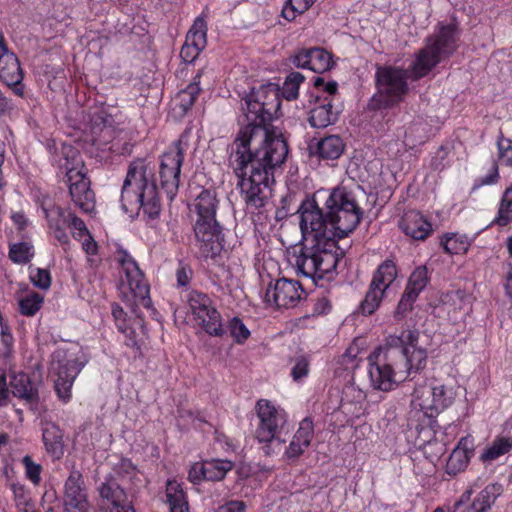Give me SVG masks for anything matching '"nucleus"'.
Masks as SVG:
<instances>
[{
    "label": "nucleus",
    "instance_id": "nucleus-1",
    "mask_svg": "<svg viewBox=\"0 0 512 512\" xmlns=\"http://www.w3.org/2000/svg\"><path fill=\"white\" fill-rule=\"evenodd\" d=\"M245 105L247 125L228 147V161L247 208L259 210L268 204L275 173L289 152L282 134L268 127L281 105L277 85L253 89Z\"/></svg>",
    "mask_w": 512,
    "mask_h": 512
},
{
    "label": "nucleus",
    "instance_id": "nucleus-2",
    "mask_svg": "<svg viewBox=\"0 0 512 512\" xmlns=\"http://www.w3.org/2000/svg\"><path fill=\"white\" fill-rule=\"evenodd\" d=\"M297 213L303 243L294 251L297 271L308 278L330 279L345 255L338 240L347 237L359 225L363 211L354 194L345 187L333 188L324 209L315 198H305Z\"/></svg>",
    "mask_w": 512,
    "mask_h": 512
},
{
    "label": "nucleus",
    "instance_id": "nucleus-3",
    "mask_svg": "<svg viewBox=\"0 0 512 512\" xmlns=\"http://www.w3.org/2000/svg\"><path fill=\"white\" fill-rule=\"evenodd\" d=\"M461 30L457 22H439L425 45L415 54L408 69L395 65H376V92L367 103L369 111L392 109L402 103L410 91L408 80L418 81L439 63L451 57L459 47Z\"/></svg>",
    "mask_w": 512,
    "mask_h": 512
},
{
    "label": "nucleus",
    "instance_id": "nucleus-4",
    "mask_svg": "<svg viewBox=\"0 0 512 512\" xmlns=\"http://www.w3.org/2000/svg\"><path fill=\"white\" fill-rule=\"evenodd\" d=\"M419 335L411 329L389 335L383 345L369 354L368 374L374 389L391 391L426 368L428 353L419 345Z\"/></svg>",
    "mask_w": 512,
    "mask_h": 512
},
{
    "label": "nucleus",
    "instance_id": "nucleus-5",
    "mask_svg": "<svg viewBox=\"0 0 512 512\" xmlns=\"http://www.w3.org/2000/svg\"><path fill=\"white\" fill-rule=\"evenodd\" d=\"M120 203L123 212L131 218L141 211L147 220L159 218L162 205L154 164L144 159L130 163L121 188Z\"/></svg>",
    "mask_w": 512,
    "mask_h": 512
},
{
    "label": "nucleus",
    "instance_id": "nucleus-6",
    "mask_svg": "<svg viewBox=\"0 0 512 512\" xmlns=\"http://www.w3.org/2000/svg\"><path fill=\"white\" fill-rule=\"evenodd\" d=\"M259 419L255 431L258 442L263 443L262 451L266 456L278 454L286 439L282 437L287 425V414L283 409L276 408L270 401L261 399L256 404Z\"/></svg>",
    "mask_w": 512,
    "mask_h": 512
},
{
    "label": "nucleus",
    "instance_id": "nucleus-7",
    "mask_svg": "<svg viewBox=\"0 0 512 512\" xmlns=\"http://www.w3.org/2000/svg\"><path fill=\"white\" fill-rule=\"evenodd\" d=\"M453 400V389L445 385L419 386L413 393L411 417L430 425L440 412L453 403Z\"/></svg>",
    "mask_w": 512,
    "mask_h": 512
},
{
    "label": "nucleus",
    "instance_id": "nucleus-8",
    "mask_svg": "<svg viewBox=\"0 0 512 512\" xmlns=\"http://www.w3.org/2000/svg\"><path fill=\"white\" fill-rule=\"evenodd\" d=\"M187 148L188 132H184L160 157V186L170 199H173L178 191L181 166Z\"/></svg>",
    "mask_w": 512,
    "mask_h": 512
},
{
    "label": "nucleus",
    "instance_id": "nucleus-9",
    "mask_svg": "<svg viewBox=\"0 0 512 512\" xmlns=\"http://www.w3.org/2000/svg\"><path fill=\"white\" fill-rule=\"evenodd\" d=\"M187 302L194 320L208 335L214 337L225 335L222 316L207 294L193 290L188 294Z\"/></svg>",
    "mask_w": 512,
    "mask_h": 512
},
{
    "label": "nucleus",
    "instance_id": "nucleus-10",
    "mask_svg": "<svg viewBox=\"0 0 512 512\" xmlns=\"http://www.w3.org/2000/svg\"><path fill=\"white\" fill-rule=\"evenodd\" d=\"M397 267L393 260L383 261L373 274L365 298L359 309L363 315H372L380 306L382 299L397 278Z\"/></svg>",
    "mask_w": 512,
    "mask_h": 512
},
{
    "label": "nucleus",
    "instance_id": "nucleus-11",
    "mask_svg": "<svg viewBox=\"0 0 512 512\" xmlns=\"http://www.w3.org/2000/svg\"><path fill=\"white\" fill-rule=\"evenodd\" d=\"M193 231L201 257L214 259L224 248L225 235L223 227L216 221H194Z\"/></svg>",
    "mask_w": 512,
    "mask_h": 512
},
{
    "label": "nucleus",
    "instance_id": "nucleus-12",
    "mask_svg": "<svg viewBox=\"0 0 512 512\" xmlns=\"http://www.w3.org/2000/svg\"><path fill=\"white\" fill-rule=\"evenodd\" d=\"M119 262L124 273L122 282L128 285L135 299L144 308H151L152 301L149 297V285L136 261L126 251H121Z\"/></svg>",
    "mask_w": 512,
    "mask_h": 512
},
{
    "label": "nucleus",
    "instance_id": "nucleus-13",
    "mask_svg": "<svg viewBox=\"0 0 512 512\" xmlns=\"http://www.w3.org/2000/svg\"><path fill=\"white\" fill-rule=\"evenodd\" d=\"M305 291L296 280L280 278L270 283L265 292V301L277 308H293L304 297Z\"/></svg>",
    "mask_w": 512,
    "mask_h": 512
},
{
    "label": "nucleus",
    "instance_id": "nucleus-14",
    "mask_svg": "<svg viewBox=\"0 0 512 512\" xmlns=\"http://www.w3.org/2000/svg\"><path fill=\"white\" fill-rule=\"evenodd\" d=\"M84 365L85 363L76 357L64 358L53 362L52 370L56 374V379L54 380L55 391L64 403L70 400L71 388Z\"/></svg>",
    "mask_w": 512,
    "mask_h": 512
},
{
    "label": "nucleus",
    "instance_id": "nucleus-15",
    "mask_svg": "<svg viewBox=\"0 0 512 512\" xmlns=\"http://www.w3.org/2000/svg\"><path fill=\"white\" fill-rule=\"evenodd\" d=\"M100 508L109 512H136L124 488L114 476H109L98 487Z\"/></svg>",
    "mask_w": 512,
    "mask_h": 512
},
{
    "label": "nucleus",
    "instance_id": "nucleus-16",
    "mask_svg": "<svg viewBox=\"0 0 512 512\" xmlns=\"http://www.w3.org/2000/svg\"><path fill=\"white\" fill-rule=\"evenodd\" d=\"M63 505L65 511H73V509L88 511L89 509L83 475L76 469L70 472L65 481Z\"/></svg>",
    "mask_w": 512,
    "mask_h": 512
},
{
    "label": "nucleus",
    "instance_id": "nucleus-17",
    "mask_svg": "<svg viewBox=\"0 0 512 512\" xmlns=\"http://www.w3.org/2000/svg\"><path fill=\"white\" fill-rule=\"evenodd\" d=\"M42 210L51 234L59 242L63 250L67 252L71 248L72 244L70 237L66 232V228L69 223L67 216H70L71 211L56 205H43Z\"/></svg>",
    "mask_w": 512,
    "mask_h": 512
},
{
    "label": "nucleus",
    "instance_id": "nucleus-18",
    "mask_svg": "<svg viewBox=\"0 0 512 512\" xmlns=\"http://www.w3.org/2000/svg\"><path fill=\"white\" fill-rule=\"evenodd\" d=\"M291 62L297 68H307L316 73H323L333 66L332 55L323 48H303L291 57Z\"/></svg>",
    "mask_w": 512,
    "mask_h": 512
},
{
    "label": "nucleus",
    "instance_id": "nucleus-19",
    "mask_svg": "<svg viewBox=\"0 0 512 512\" xmlns=\"http://www.w3.org/2000/svg\"><path fill=\"white\" fill-rule=\"evenodd\" d=\"M69 184V194L76 207L83 213H91L95 209L94 193L90 189V181L85 174H75L67 179Z\"/></svg>",
    "mask_w": 512,
    "mask_h": 512
},
{
    "label": "nucleus",
    "instance_id": "nucleus-20",
    "mask_svg": "<svg viewBox=\"0 0 512 512\" xmlns=\"http://www.w3.org/2000/svg\"><path fill=\"white\" fill-rule=\"evenodd\" d=\"M0 79L12 88L14 94L23 95V74L18 58L8 49L0 53Z\"/></svg>",
    "mask_w": 512,
    "mask_h": 512
},
{
    "label": "nucleus",
    "instance_id": "nucleus-21",
    "mask_svg": "<svg viewBox=\"0 0 512 512\" xmlns=\"http://www.w3.org/2000/svg\"><path fill=\"white\" fill-rule=\"evenodd\" d=\"M402 232L416 241H424L433 232L432 224L420 212L407 211L399 221Z\"/></svg>",
    "mask_w": 512,
    "mask_h": 512
},
{
    "label": "nucleus",
    "instance_id": "nucleus-22",
    "mask_svg": "<svg viewBox=\"0 0 512 512\" xmlns=\"http://www.w3.org/2000/svg\"><path fill=\"white\" fill-rule=\"evenodd\" d=\"M333 99L315 96L314 107L310 109L308 122L314 128H326L338 120L339 111L334 109Z\"/></svg>",
    "mask_w": 512,
    "mask_h": 512
},
{
    "label": "nucleus",
    "instance_id": "nucleus-23",
    "mask_svg": "<svg viewBox=\"0 0 512 512\" xmlns=\"http://www.w3.org/2000/svg\"><path fill=\"white\" fill-rule=\"evenodd\" d=\"M474 451V440L471 436L462 437L451 452L446 462V473L457 475L468 466Z\"/></svg>",
    "mask_w": 512,
    "mask_h": 512
},
{
    "label": "nucleus",
    "instance_id": "nucleus-24",
    "mask_svg": "<svg viewBox=\"0 0 512 512\" xmlns=\"http://www.w3.org/2000/svg\"><path fill=\"white\" fill-rule=\"evenodd\" d=\"M314 437V423L309 417L304 418L299 428L294 434L289 446L285 450V455L289 459H297L310 446Z\"/></svg>",
    "mask_w": 512,
    "mask_h": 512
},
{
    "label": "nucleus",
    "instance_id": "nucleus-25",
    "mask_svg": "<svg viewBox=\"0 0 512 512\" xmlns=\"http://www.w3.org/2000/svg\"><path fill=\"white\" fill-rule=\"evenodd\" d=\"M219 199L214 189H203L192 204V211L196 218L194 221H216V212Z\"/></svg>",
    "mask_w": 512,
    "mask_h": 512
},
{
    "label": "nucleus",
    "instance_id": "nucleus-26",
    "mask_svg": "<svg viewBox=\"0 0 512 512\" xmlns=\"http://www.w3.org/2000/svg\"><path fill=\"white\" fill-rule=\"evenodd\" d=\"M42 438L47 453L55 460L64 455V441L61 429L53 422L42 423Z\"/></svg>",
    "mask_w": 512,
    "mask_h": 512
},
{
    "label": "nucleus",
    "instance_id": "nucleus-27",
    "mask_svg": "<svg viewBox=\"0 0 512 512\" xmlns=\"http://www.w3.org/2000/svg\"><path fill=\"white\" fill-rule=\"evenodd\" d=\"M344 142L338 135H329L310 144L309 149L312 155H317L323 160H336L344 151Z\"/></svg>",
    "mask_w": 512,
    "mask_h": 512
},
{
    "label": "nucleus",
    "instance_id": "nucleus-28",
    "mask_svg": "<svg viewBox=\"0 0 512 512\" xmlns=\"http://www.w3.org/2000/svg\"><path fill=\"white\" fill-rule=\"evenodd\" d=\"M59 169L65 173L67 179L75 176V174H85L87 171L80 153L72 146L61 148Z\"/></svg>",
    "mask_w": 512,
    "mask_h": 512
},
{
    "label": "nucleus",
    "instance_id": "nucleus-29",
    "mask_svg": "<svg viewBox=\"0 0 512 512\" xmlns=\"http://www.w3.org/2000/svg\"><path fill=\"white\" fill-rule=\"evenodd\" d=\"M13 388V394L18 397L25 399L30 403L38 401V389L33 385L30 378L26 374H19L11 381Z\"/></svg>",
    "mask_w": 512,
    "mask_h": 512
},
{
    "label": "nucleus",
    "instance_id": "nucleus-30",
    "mask_svg": "<svg viewBox=\"0 0 512 512\" xmlns=\"http://www.w3.org/2000/svg\"><path fill=\"white\" fill-rule=\"evenodd\" d=\"M186 44L202 51L207 44V23L203 17H197L186 35Z\"/></svg>",
    "mask_w": 512,
    "mask_h": 512
},
{
    "label": "nucleus",
    "instance_id": "nucleus-31",
    "mask_svg": "<svg viewBox=\"0 0 512 512\" xmlns=\"http://www.w3.org/2000/svg\"><path fill=\"white\" fill-rule=\"evenodd\" d=\"M503 487L499 483L488 484L483 490L480 491L478 496L474 499L476 506L480 511H488L495 503L496 499L502 494Z\"/></svg>",
    "mask_w": 512,
    "mask_h": 512
},
{
    "label": "nucleus",
    "instance_id": "nucleus-32",
    "mask_svg": "<svg viewBox=\"0 0 512 512\" xmlns=\"http://www.w3.org/2000/svg\"><path fill=\"white\" fill-rule=\"evenodd\" d=\"M512 450V439L497 437L481 454L482 461H493Z\"/></svg>",
    "mask_w": 512,
    "mask_h": 512
},
{
    "label": "nucleus",
    "instance_id": "nucleus-33",
    "mask_svg": "<svg viewBox=\"0 0 512 512\" xmlns=\"http://www.w3.org/2000/svg\"><path fill=\"white\" fill-rule=\"evenodd\" d=\"M206 471V480L208 481H220L224 479L227 472L232 470L234 464L229 460L213 459L210 461H204Z\"/></svg>",
    "mask_w": 512,
    "mask_h": 512
},
{
    "label": "nucleus",
    "instance_id": "nucleus-34",
    "mask_svg": "<svg viewBox=\"0 0 512 512\" xmlns=\"http://www.w3.org/2000/svg\"><path fill=\"white\" fill-rule=\"evenodd\" d=\"M114 475L123 481H127L133 485L140 482L139 471L137 467L128 458H122L113 467Z\"/></svg>",
    "mask_w": 512,
    "mask_h": 512
},
{
    "label": "nucleus",
    "instance_id": "nucleus-35",
    "mask_svg": "<svg viewBox=\"0 0 512 512\" xmlns=\"http://www.w3.org/2000/svg\"><path fill=\"white\" fill-rule=\"evenodd\" d=\"M10 489L13 493L18 512H38L35 509L34 504L31 502L29 491L24 487V485L11 483Z\"/></svg>",
    "mask_w": 512,
    "mask_h": 512
},
{
    "label": "nucleus",
    "instance_id": "nucleus-36",
    "mask_svg": "<svg viewBox=\"0 0 512 512\" xmlns=\"http://www.w3.org/2000/svg\"><path fill=\"white\" fill-rule=\"evenodd\" d=\"M429 282L428 270L425 266H418L411 273L406 290L419 296L420 292L427 286Z\"/></svg>",
    "mask_w": 512,
    "mask_h": 512
},
{
    "label": "nucleus",
    "instance_id": "nucleus-37",
    "mask_svg": "<svg viewBox=\"0 0 512 512\" xmlns=\"http://www.w3.org/2000/svg\"><path fill=\"white\" fill-rule=\"evenodd\" d=\"M440 244L444 251L451 255L465 253L469 246L466 237L457 234L445 235Z\"/></svg>",
    "mask_w": 512,
    "mask_h": 512
},
{
    "label": "nucleus",
    "instance_id": "nucleus-38",
    "mask_svg": "<svg viewBox=\"0 0 512 512\" xmlns=\"http://www.w3.org/2000/svg\"><path fill=\"white\" fill-rule=\"evenodd\" d=\"M512 221V187H508L501 199L498 215L494 222L500 226H505Z\"/></svg>",
    "mask_w": 512,
    "mask_h": 512
},
{
    "label": "nucleus",
    "instance_id": "nucleus-39",
    "mask_svg": "<svg viewBox=\"0 0 512 512\" xmlns=\"http://www.w3.org/2000/svg\"><path fill=\"white\" fill-rule=\"evenodd\" d=\"M33 256V246L28 242H20L10 246L9 257L14 263L27 264Z\"/></svg>",
    "mask_w": 512,
    "mask_h": 512
},
{
    "label": "nucleus",
    "instance_id": "nucleus-40",
    "mask_svg": "<svg viewBox=\"0 0 512 512\" xmlns=\"http://www.w3.org/2000/svg\"><path fill=\"white\" fill-rule=\"evenodd\" d=\"M305 77L300 72L290 73L282 86V96L288 100H295L299 94V86L304 81Z\"/></svg>",
    "mask_w": 512,
    "mask_h": 512
},
{
    "label": "nucleus",
    "instance_id": "nucleus-41",
    "mask_svg": "<svg viewBox=\"0 0 512 512\" xmlns=\"http://www.w3.org/2000/svg\"><path fill=\"white\" fill-rule=\"evenodd\" d=\"M44 298L36 292H32L19 299V311L22 315L33 316L41 308Z\"/></svg>",
    "mask_w": 512,
    "mask_h": 512
},
{
    "label": "nucleus",
    "instance_id": "nucleus-42",
    "mask_svg": "<svg viewBox=\"0 0 512 512\" xmlns=\"http://www.w3.org/2000/svg\"><path fill=\"white\" fill-rule=\"evenodd\" d=\"M314 3V0H287L282 9V16L292 21L298 14L306 12Z\"/></svg>",
    "mask_w": 512,
    "mask_h": 512
},
{
    "label": "nucleus",
    "instance_id": "nucleus-43",
    "mask_svg": "<svg viewBox=\"0 0 512 512\" xmlns=\"http://www.w3.org/2000/svg\"><path fill=\"white\" fill-rule=\"evenodd\" d=\"M200 90L196 83H190L184 90L178 93V105L183 113H186L194 105Z\"/></svg>",
    "mask_w": 512,
    "mask_h": 512
},
{
    "label": "nucleus",
    "instance_id": "nucleus-44",
    "mask_svg": "<svg viewBox=\"0 0 512 512\" xmlns=\"http://www.w3.org/2000/svg\"><path fill=\"white\" fill-rule=\"evenodd\" d=\"M228 330L237 344H243L250 337V331L239 317L228 321Z\"/></svg>",
    "mask_w": 512,
    "mask_h": 512
},
{
    "label": "nucleus",
    "instance_id": "nucleus-45",
    "mask_svg": "<svg viewBox=\"0 0 512 512\" xmlns=\"http://www.w3.org/2000/svg\"><path fill=\"white\" fill-rule=\"evenodd\" d=\"M103 127L98 128L96 125L93 128V133L97 134L99 131L98 137L93 139V144L98 148H103L106 144H108L113 139V128H112V119L111 117L103 118Z\"/></svg>",
    "mask_w": 512,
    "mask_h": 512
},
{
    "label": "nucleus",
    "instance_id": "nucleus-46",
    "mask_svg": "<svg viewBox=\"0 0 512 512\" xmlns=\"http://www.w3.org/2000/svg\"><path fill=\"white\" fill-rule=\"evenodd\" d=\"M310 359L305 355L295 357L294 365L291 369V377L294 381H300L307 377L309 373Z\"/></svg>",
    "mask_w": 512,
    "mask_h": 512
},
{
    "label": "nucleus",
    "instance_id": "nucleus-47",
    "mask_svg": "<svg viewBox=\"0 0 512 512\" xmlns=\"http://www.w3.org/2000/svg\"><path fill=\"white\" fill-rule=\"evenodd\" d=\"M30 280L34 286L44 290L48 289L51 285V276L46 269L31 268Z\"/></svg>",
    "mask_w": 512,
    "mask_h": 512
},
{
    "label": "nucleus",
    "instance_id": "nucleus-48",
    "mask_svg": "<svg viewBox=\"0 0 512 512\" xmlns=\"http://www.w3.org/2000/svg\"><path fill=\"white\" fill-rule=\"evenodd\" d=\"M499 159L503 164L512 166V141L504 138L503 134L500 133L497 140Z\"/></svg>",
    "mask_w": 512,
    "mask_h": 512
},
{
    "label": "nucleus",
    "instance_id": "nucleus-49",
    "mask_svg": "<svg viewBox=\"0 0 512 512\" xmlns=\"http://www.w3.org/2000/svg\"><path fill=\"white\" fill-rule=\"evenodd\" d=\"M22 463L25 467L27 478L34 484L38 485L41 481L42 467L40 464L35 463L28 455L23 457Z\"/></svg>",
    "mask_w": 512,
    "mask_h": 512
},
{
    "label": "nucleus",
    "instance_id": "nucleus-50",
    "mask_svg": "<svg viewBox=\"0 0 512 512\" xmlns=\"http://www.w3.org/2000/svg\"><path fill=\"white\" fill-rule=\"evenodd\" d=\"M166 496H167V502L169 504L172 503H180L181 501L186 500L185 493L180 485L176 480H168L166 485Z\"/></svg>",
    "mask_w": 512,
    "mask_h": 512
},
{
    "label": "nucleus",
    "instance_id": "nucleus-51",
    "mask_svg": "<svg viewBox=\"0 0 512 512\" xmlns=\"http://www.w3.org/2000/svg\"><path fill=\"white\" fill-rule=\"evenodd\" d=\"M69 223L68 227L72 230V236L77 241H82L84 234H88L89 230L84 221L77 217L73 212H70V216H67Z\"/></svg>",
    "mask_w": 512,
    "mask_h": 512
},
{
    "label": "nucleus",
    "instance_id": "nucleus-52",
    "mask_svg": "<svg viewBox=\"0 0 512 512\" xmlns=\"http://www.w3.org/2000/svg\"><path fill=\"white\" fill-rule=\"evenodd\" d=\"M418 298L417 295L413 294L411 291L405 289L404 293L401 296V299L397 305L395 314L397 316H404L408 311L412 309L413 303Z\"/></svg>",
    "mask_w": 512,
    "mask_h": 512
},
{
    "label": "nucleus",
    "instance_id": "nucleus-53",
    "mask_svg": "<svg viewBox=\"0 0 512 512\" xmlns=\"http://www.w3.org/2000/svg\"><path fill=\"white\" fill-rule=\"evenodd\" d=\"M192 274V269L187 264L180 262L176 270V279L178 286H187L192 278Z\"/></svg>",
    "mask_w": 512,
    "mask_h": 512
},
{
    "label": "nucleus",
    "instance_id": "nucleus-54",
    "mask_svg": "<svg viewBox=\"0 0 512 512\" xmlns=\"http://www.w3.org/2000/svg\"><path fill=\"white\" fill-rule=\"evenodd\" d=\"M499 179L498 166L496 163H493L491 169L488 174L484 177L479 178L473 186V189H477L483 185H492L495 184Z\"/></svg>",
    "mask_w": 512,
    "mask_h": 512
},
{
    "label": "nucleus",
    "instance_id": "nucleus-55",
    "mask_svg": "<svg viewBox=\"0 0 512 512\" xmlns=\"http://www.w3.org/2000/svg\"><path fill=\"white\" fill-rule=\"evenodd\" d=\"M125 336L124 343L126 346L135 348L137 350L140 349V346L137 341V334L134 329L128 327L127 325H120L118 329Z\"/></svg>",
    "mask_w": 512,
    "mask_h": 512
},
{
    "label": "nucleus",
    "instance_id": "nucleus-56",
    "mask_svg": "<svg viewBox=\"0 0 512 512\" xmlns=\"http://www.w3.org/2000/svg\"><path fill=\"white\" fill-rule=\"evenodd\" d=\"M205 462L195 463L188 472V479L196 484L201 480H206Z\"/></svg>",
    "mask_w": 512,
    "mask_h": 512
},
{
    "label": "nucleus",
    "instance_id": "nucleus-57",
    "mask_svg": "<svg viewBox=\"0 0 512 512\" xmlns=\"http://www.w3.org/2000/svg\"><path fill=\"white\" fill-rule=\"evenodd\" d=\"M246 505L243 501L232 500L220 506L216 512H245Z\"/></svg>",
    "mask_w": 512,
    "mask_h": 512
},
{
    "label": "nucleus",
    "instance_id": "nucleus-58",
    "mask_svg": "<svg viewBox=\"0 0 512 512\" xmlns=\"http://www.w3.org/2000/svg\"><path fill=\"white\" fill-rule=\"evenodd\" d=\"M82 239V249L88 255H96L98 252V244L92 237L91 233L88 232V234H84V237Z\"/></svg>",
    "mask_w": 512,
    "mask_h": 512
},
{
    "label": "nucleus",
    "instance_id": "nucleus-59",
    "mask_svg": "<svg viewBox=\"0 0 512 512\" xmlns=\"http://www.w3.org/2000/svg\"><path fill=\"white\" fill-rule=\"evenodd\" d=\"M200 52L201 51H196L195 47L184 43V45L182 46L181 52H180V56L182 57V59L184 61L192 62L198 57Z\"/></svg>",
    "mask_w": 512,
    "mask_h": 512
},
{
    "label": "nucleus",
    "instance_id": "nucleus-60",
    "mask_svg": "<svg viewBox=\"0 0 512 512\" xmlns=\"http://www.w3.org/2000/svg\"><path fill=\"white\" fill-rule=\"evenodd\" d=\"M112 315L114 317V320L116 322V326L118 329H119L120 325H126V319H125L126 313L124 312L123 308L119 304H117V303L112 304Z\"/></svg>",
    "mask_w": 512,
    "mask_h": 512
},
{
    "label": "nucleus",
    "instance_id": "nucleus-61",
    "mask_svg": "<svg viewBox=\"0 0 512 512\" xmlns=\"http://www.w3.org/2000/svg\"><path fill=\"white\" fill-rule=\"evenodd\" d=\"M1 324V341L6 348H10L13 344V336L10 332L9 327L6 324Z\"/></svg>",
    "mask_w": 512,
    "mask_h": 512
},
{
    "label": "nucleus",
    "instance_id": "nucleus-62",
    "mask_svg": "<svg viewBox=\"0 0 512 512\" xmlns=\"http://www.w3.org/2000/svg\"><path fill=\"white\" fill-rule=\"evenodd\" d=\"M8 395H9V390L7 387L6 376L4 373H0V406H3L6 404Z\"/></svg>",
    "mask_w": 512,
    "mask_h": 512
},
{
    "label": "nucleus",
    "instance_id": "nucleus-63",
    "mask_svg": "<svg viewBox=\"0 0 512 512\" xmlns=\"http://www.w3.org/2000/svg\"><path fill=\"white\" fill-rule=\"evenodd\" d=\"M447 152L443 147H441L436 153V157L432 160V167L435 170H442L444 165L441 163L446 158Z\"/></svg>",
    "mask_w": 512,
    "mask_h": 512
},
{
    "label": "nucleus",
    "instance_id": "nucleus-64",
    "mask_svg": "<svg viewBox=\"0 0 512 512\" xmlns=\"http://www.w3.org/2000/svg\"><path fill=\"white\" fill-rule=\"evenodd\" d=\"M504 289L506 296L512 299V266H510L509 270L507 271Z\"/></svg>",
    "mask_w": 512,
    "mask_h": 512
}]
</instances>
